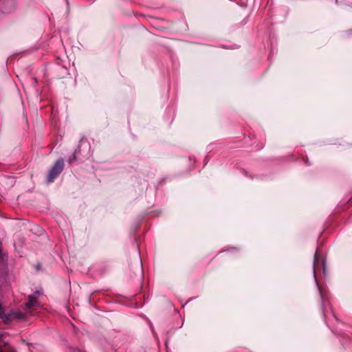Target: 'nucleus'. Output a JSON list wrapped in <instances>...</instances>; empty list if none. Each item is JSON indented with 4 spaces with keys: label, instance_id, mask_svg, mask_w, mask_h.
<instances>
[{
    "label": "nucleus",
    "instance_id": "f257e3e1",
    "mask_svg": "<svg viewBox=\"0 0 352 352\" xmlns=\"http://www.w3.org/2000/svg\"><path fill=\"white\" fill-rule=\"evenodd\" d=\"M64 168V161L63 159L57 160L50 170L49 173L47 176V182L48 183L52 182L55 178H56L60 173L63 171Z\"/></svg>",
    "mask_w": 352,
    "mask_h": 352
},
{
    "label": "nucleus",
    "instance_id": "f03ea898",
    "mask_svg": "<svg viewBox=\"0 0 352 352\" xmlns=\"http://www.w3.org/2000/svg\"><path fill=\"white\" fill-rule=\"evenodd\" d=\"M38 304L36 296L35 295H30L28 297V302L25 304L24 309L26 311L30 312L33 307L36 306Z\"/></svg>",
    "mask_w": 352,
    "mask_h": 352
},
{
    "label": "nucleus",
    "instance_id": "7ed1b4c3",
    "mask_svg": "<svg viewBox=\"0 0 352 352\" xmlns=\"http://www.w3.org/2000/svg\"><path fill=\"white\" fill-rule=\"evenodd\" d=\"M14 316L17 318H23V314H21V313H17V314H14Z\"/></svg>",
    "mask_w": 352,
    "mask_h": 352
},
{
    "label": "nucleus",
    "instance_id": "20e7f679",
    "mask_svg": "<svg viewBox=\"0 0 352 352\" xmlns=\"http://www.w3.org/2000/svg\"><path fill=\"white\" fill-rule=\"evenodd\" d=\"M0 352H1V351H0Z\"/></svg>",
    "mask_w": 352,
    "mask_h": 352
}]
</instances>
